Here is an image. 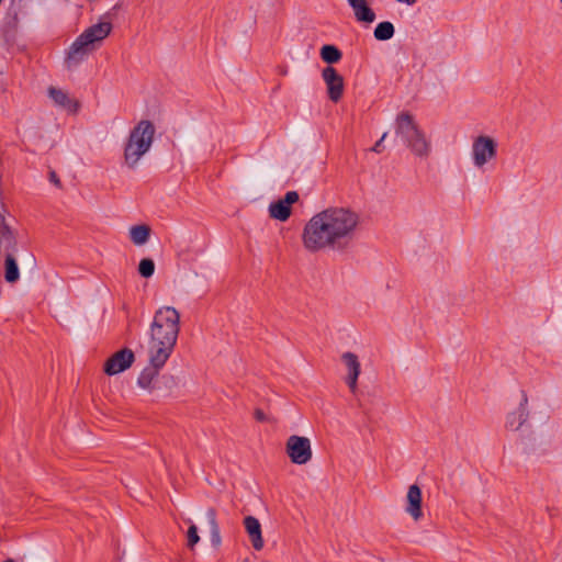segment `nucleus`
I'll list each match as a JSON object with an SVG mask.
<instances>
[{
	"mask_svg": "<svg viewBox=\"0 0 562 562\" xmlns=\"http://www.w3.org/2000/svg\"><path fill=\"white\" fill-rule=\"evenodd\" d=\"M211 531V541L212 543L217 547L221 544V533H220V527L210 529Z\"/></svg>",
	"mask_w": 562,
	"mask_h": 562,
	"instance_id": "25",
	"label": "nucleus"
},
{
	"mask_svg": "<svg viewBox=\"0 0 562 562\" xmlns=\"http://www.w3.org/2000/svg\"><path fill=\"white\" fill-rule=\"evenodd\" d=\"M156 128L149 120H140L130 132L124 145L123 160L130 169H135L142 158L149 153Z\"/></svg>",
	"mask_w": 562,
	"mask_h": 562,
	"instance_id": "4",
	"label": "nucleus"
},
{
	"mask_svg": "<svg viewBox=\"0 0 562 562\" xmlns=\"http://www.w3.org/2000/svg\"><path fill=\"white\" fill-rule=\"evenodd\" d=\"M206 518L210 525V529L218 527L217 520H216V510L214 508H209L206 510Z\"/></svg>",
	"mask_w": 562,
	"mask_h": 562,
	"instance_id": "24",
	"label": "nucleus"
},
{
	"mask_svg": "<svg viewBox=\"0 0 562 562\" xmlns=\"http://www.w3.org/2000/svg\"><path fill=\"white\" fill-rule=\"evenodd\" d=\"M360 217L345 206H328L314 214L304 225L302 244L310 252L342 250L353 240Z\"/></svg>",
	"mask_w": 562,
	"mask_h": 562,
	"instance_id": "1",
	"label": "nucleus"
},
{
	"mask_svg": "<svg viewBox=\"0 0 562 562\" xmlns=\"http://www.w3.org/2000/svg\"><path fill=\"white\" fill-rule=\"evenodd\" d=\"M299 201V194L296 191H289L285 193L283 199L272 202L269 205L270 217L284 222L291 215V205Z\"/></svg>",
	"mask_w": 562,
	"mask_h": 562,
	"instance_id": "11",
	"label": "nucleus"
},
{
	"mask_svg": "<svg viewBox=\"0 0 562 562\" xmlns=\"http://www.w3.org/2000/svg\"><path fill=\"white\" fill-rule=\"evenodd\" d=\"M4 267H5V272H4L5 281L9 283L16 282L20 278V272H19L16 260L14 259V257L11 254L7 255Z\"/></svg>",
	"mask_w": 562,
	"mask_h": 562,
	"instance_id": "19",
	"label": "nucleus"
},
{
	"mask_svg": "<svg viewBox=\"0 0 562 562\" xmlns=\"http://www.w3.org/2000/svg\"><path fill=\"white\" fill-rule=\"evenodd\" d=\"M49 180L53 182L56 187H60V180L55 171L49 172Z\"/></svg>",
	"mask_w": 562,
	"mask_h": 562,
	"instance_id": "27",
	"label": "nucleus"
},
{
	"mask_svg": "<svg viewBox=\"0 0 562 562\" xmlns=\"http://www.w3.org/2000/svg\"><path fill=\"white\" fill-rule=\"evenodd\" d=\"M394 33V25L389 21H384L375 26L373 34L378 41H387L393 37Z\"/></svg>",
	"mask_w": 562,
	"mask_h": 562,
	"instance_id": "21",
	"label": "nucleus"
},
{
	"mask_svg": "<svg viewBox=\"0 0 562 562\" xmlns=\"http://www.w3.org/2000/svg\"><path fill=\"white\" fill-rule=\"evenodd\" d=\"M530 417L528 409V395L525 391L520 393V401L514 411L509 412L506 416L505 427L513 431H518L525 426Z\"/></svg>",
	"mask_w": 562,
	"mask_h": 562,
	"instance_id": "9",
	"label": "nucleus"
},
{
	"mask_svg": "<svg viewBox=\"0 0 562 562\" xmlns=\"http://www.w3.org/2000/svg\"><path fill=\"white\" fill-rule=\"evenodd\" d=\"M244 527L254 549L258 551L261 550L265 542L262 539L261 525L259 520L254 516H247L244 519Z\"/></svg>",
	"mask_w": 562,
	"mask_h": 562,
	"instance_id": "14",
	"label": "nucleus"
},
{
	"mask_svg": "<svg viewBox=\"0 0 562 562\" xmlns=\"http://www.w3.org/2000/svg\"><path fill=\"white\" fill-rule=\"evenodd\" d=\"M4 214H5L4 205L2 203H0V223L5 222Z\"/></svg>",
	"mask_w": 562,
	"mask_h": 562,
	"instance_id": "28",
	"label": "nucleus"
},
{
	"mask_svg": "<svg viewBox=\"0 0 562 562\" xmlns=\"http://www.w3.org/2000/svg\"><path fill=\"white\" fill-rule=\"evenodd\" d=\"M256 418L258 420H265V414L261 411H256Z\"/></svg>",
	"mask_w": 562,
	"mask_h": 562,
	"instance_id": "29",
	"label": "nucleus"
},
{
	"mask_svg": "<svg viewBox=\"0 0 562 562\" xmlns=\"http://www.w3.org/2000/svg\"><path fill=\"white\" fill-rule=\"evenodd\" d=\"M341 361L346 367L347 376L346 383L352 393H356L358 387V378L361 373V364L356 353L351 351L341 355Z\"/></svg>",
	"mask_w": 562,
	"mask_h": 562,
	"instance_id": "12",
	"label": "nucleus"
},
{
	"mask_svg": "<svg viewBox=\"0 0 562 562\" xmlns=\"http://www.w3.org/2000/svg\"><path fill=\"white\" fill-rule=\"evenodd\" d=\"M395 134L414 156L419 158L429 157L431 142L409 112L397 114L395 119Z\"/></svg>",
	"mask_w": 562,
	"mask_h": 562,
	"instance_id": "3",
	"label": "nucleus"
},
{
	"mask_svg": "<svg viewBox=\"0 0 562 562\" xmlns=\"http://www.w3.org/2000/svg\"><path fill=\"white\" fill-rule=\"evenodd\" d=\"M135 355L128 348H123L116 352H114L105 362H104V372L108 375L119 374L134 363Z\"/></svg>",
	"mask_w": 562,
	"mask_h": 562,
	"instance_id": "8",
	"label": "nucleus"
},
{
	"mask_svg": "<svg viewBox=\"0 0 562 562\" xmlns=\"http://www.w3.org/2000/svg\"><path fill=\"white\" fill-rule=\"evenodd\" d=\"M199 541L198 527L191 522L187 531V546L192 550Z\"/></svg>",
	"mask_w": 562,
	"mask_h": 562,
	"instance_id": "23",
	"label": "nucleus"
},
{
	"mask_svg": "<svg viewBox=\"0 0 562 562\" xmlns=\"http://www.w3.org/2000/svg\"><path fill=\"white\" fill-rule=\"evenodd\" d=\"M322 78L327 88V94L330 101L338 102L344 94V78L333 66H327L322 70Z\"/></svg>",
	"mask_w": 562,
	"mask_h": 562,
	"instance_id": "10",
	"label": "nucleus"
},
{
	"mask_svg": "<svg viewBox=\"0 0 562 562\" xmlns=\"http://www.w3.org/2000/svg\"><path fill=\"white\" fill-rule=\"evenodd\" d=\"M150 236V228L147 225H134L130 228V238L136 246L146 244Z\"/></svg>",
	"mask_w": 562,
	"mask_h": 562,
	"instance_id": "18",
	"label": "nucleus"
},
{
	"mask_svg": "<svg viewBox=\"0 0 562 562\" xmlns=\"http://www.w3.org/2000/svg\"><path fill=\"white\" fill-rule=\"evenodd\" d=\"M498 143L485 134L472 138L470 158L473 167L479 171H485L494 165L497 159Z\"/></svg>",
	"mask_w": 562,
	"mask_h": 562,
	"instance_id": "6",
	"label": "nucleus"
},
{
	"mask_svg": "<svg viewBox=\"0 0 562 562\" xmlns=\"http://www.w3.org/2000/svg\"><path fill=\"white\" fill-rule=\"evenodd\" d=\"M161 368L162 367H157L155 363L149 362V367H146L137 379L138 386L146 391H153L156 386V381Z\"/></svg>",
	"mask_w": 562,
	"mask_h": 562,
	"instance_id": "17",
	"label": "nucleus"
},
{
	"mask_svg": "<svg viewBox=\"0 0 562 562\" xmlns=\"http://www.w3.org/2000/svg\"><path fill=\"white\" fill-rule=\"evenodd\" d=\"M48 95L55 102L56 105L61 106L69 112H77L79 109V103L76 100L71 99L68 95V93L63 91L61 89L50 87L48 89Z\"/></svg>",
	"mask_w": 562,
	"mask_h": 562,
	"instance_id": "16",
	"label": "nucleus"
},
{
	"mask_svg": "<svg viewBox=\"0 0 562 562\" xmlns=\"http://www.w3.org/2000/svg\"><path fill=\"white\" fill-rule=\"evenodd\" d=\"M4 562H14V561H13V560H11V559H9V560H7V561H4Z\"/></svg>",
	"mask_w": 562,
	"mask_h": 562,
	"instance_id": "30",
	"label": "nucleus"
},
{
	"mask_svg": "<svg viewBox=\"0 0 562 562\" xmlns=\"http://www.w3.org/2000/svg\"><path fill=\"white\" fill-rule=\"evenodd\" d=\"M422 501L423 496L420 487L417 484L411 485L406 494L405 512L415 521H418L423 517Z\"/></svg>",
	"mask_w": 562,
	"mask_h": 562,
	"instance_id": "13",
	"label": "nucleus"
},
{
	"mask_svg": "<svg viewBox=\"0 0 562 562\" xmlns=\"http://www.w3.org/2000/svg\"><path fill=\"white\" fill-rule=\"evenodd\" d=\"M180 333V313L172 306L159 307L153 317L147 341L150 363L164 367L172 355Z\"/></svg>",
	"mask_w": 562,
	"mask_h": 562,
	"instance_id": "2",
	"label": "nucleus"
},
{
	"mask_svg": "<svg viewBox=\"0 0 562 562\" xmlns=\"http://www.w3.org/2000/svg\"><path fill=\"white\" fill-rule=\"evenodd\" d=\"M138 272L144 278H150L155 272V262L149 258L142 259L138 265Z\"/></svg>",
	"mask_w": 562,
	"mask_h": 562,
	"instance_id": "22",
	"label": "nucleus"
},
{
	"mask_svg": "<svg viewBox=\"0 0 562 562\" xmlns=\"http://www.w3.org/2000/svg\"><path fill=\"white\" fill-rule=\"evenodd\" d=\"M560 4L562 5V0H559Z\"/></svg>",
	"mask_w": 562,
	"mask_h": 562,
	"instance_id": "31",
	"label": "nucleus"
},
{
	"mask_svg": "<svg viewBox=\"0 0 562 562\" xmlns=\"http://www.w3.org/2000/svg\"><path fill=\"white\" fill-rule=\"evenodd\" d=\"M353 11L358 22L372 23L375 20V13L369 7L367 0H347Z\"/></svg>",
	"mask_w": 562,
	"mask_h": 562,
	"instance_id": "15",
	"label": "nucleus"
},
{
	"mask_svg": "<svg viewBox=\"0 0 562 562\" xmlns=\"http://www.w3.org/2000/svg\"><path fill=\"white\" fill-rule=\"evenodd\" d=\"M386 136H387V133L385 132L381 136V138L374 144V146L372 147V151L379 154V153H381L383 150V145L382 144H383L384 139L386 138Z\"/></svg>",
	"mask_w": 562,
	"mask_h": 562,
	"instance_id": "26",
	"label": "nucleus"
},
{
	"mask_svg": "<svg viewBox=\"0 0 562 562\" xmlns=\"http://www.w3.org/2000/svg\"><path fill=\"white\" fill-rule=\"evenodd\" d=\"M285 452L292 463L304 465L313 457L311 440L307 437L292 435L285 442Z\"/></svg>",
	"mask_w": 562,
	"mask_h": 562,
	"instance_id": "7",
	"label": "nucleus"
},
{
	"mask_svg": "<svg viewBox=\"0 0 562 562\" xmlns=\"http://www.w3.org/2000/svg\"><path fill=\"white\" fill-rule=\"evenodd\" d=\"M319 54L321 58L329 65L338 63L342 57L341 52L335 45L330 44L324 45Z\"/></svg>",
	"mask_w": 562,
	"mask_h": 562,
	"instance_id": "20",
	"label": "nucleus"
},
{
	"mask_svg": "<svg viewBox=\"0 0 562 562\" xmlns=\"http://www.w3.org/2000/svg\"><path fill=\"white\" fill-rule=\"evenodd\" d=\"M111 31L112 24L108 21H100L86 29L70 45L67 52L66 63L72 66L83 61L89 54L101 46Z\"/></svg>",
	"mask_w": 562,
	"mask_h": 562,
	"instance_id": "5",
	"label": "nucleus"
}]
</instances>
